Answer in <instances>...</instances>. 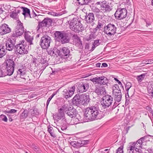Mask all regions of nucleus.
Wrapping results in <instances>:
<instances>
[{
  "mask_svg": "<svg viewBox=\"0 0 153 153\" xmlns=\"http://www.w3.org/2000/svg\"><path fill=\"white\" fill-rule=\"evenodd\" d=\"M100 114L99 105H97L88 107L85 110V117L88 120L92 121L100 119L101 118Z\"/></svg>",
  "mask_w": 153,
  "mask_h": 153,
  "instance_id": "1",
  "label": "nucleus"
},
{
  "mask_svg": "<svg viewBox=\"0 0 153 153\" xmlns=\"http://www.w3.org/2000/svg\"><path fill=\"white\" fill-rule=\"evenodd\" d=\"M70 29L75 32L79 33L84 30V28L80 21L76 18H73L70 21Z\"/></svg>",
  "mask_w": 153,
  "mask_h": 153,
  "instance_id": "2",
  "label": "nucleus"
},
{
  "mask_svg": "<svg viewBox=\"0 0 153 153\" xmlns=\"http://www.w3.org/2000/svg\"><path fill=\"white\" fill-rule=\"evenodd\" d=\"M117 27L113 24L109 23L104 27V33L108 36H112L116 33Z\"/></svg>",
  "mask_w": 153,
  "mask_h": 153,
  "instance_id": "3",
  "label": "nucleus"
},
{
  "mask_svg": "<svg viewBox=\"0 0 153 153\" xmlns=\"http://www.w3.org/2000/svg\"><path fill=\"white\" fill-rule=\"evenodd\" d=\"M24 41H22L21 43L16 45L15 49V53L17 54L23 55L27 53L28 51L27 47L25 45Z\"/></svg>",
  "mask_w": 153,
  "mask_h": 153,
  "instance_id": "4",
  "label": "nucleus"
},
{
  "mask_svg": "<svg viewBox=\"0 0 153 153\" xmlns=\"http://www.w3.org/2000/svg\"><path fill=\"white\" fill-rule=\"evenodd\" d=\"M102 99V101L101 102V105L104 108H105L109 107L112 103L113 98L109 95H105Z\"/></svg>",
  "mask_w": 153,
  "mask_h": 153,
  "instance_id": "5",
  "label": "nucleus"
},
{
  "mask_svg": "<svg viewBox=\"0 0 153 153\" xmlns=\"http://www.w3.org/2000/svg\"><path fill=\"white\" fill-rule=\"evenodd\" d=\"M127 13V11L126 8H118L114 16L116 19L121 20L126 17Z\"/></svg>",
  "mask_w": 153,
  "mask_h": 153,
  "instance_id": "6",
  "label": "nucleus"
},
{
  "mask_svg": "<svg viewBox=\"0 0 153 153\" xmlns=\"http://www.w3.org/2000/svg\"><path fill=\"white\" fill-rule=\"evenodd\" d=\"M52 22V20L48 18L44 19L41 22H39L37 27V31L38 32H40L42 30V27L47 26V25H50Z\"/></svg>",
  "mask_w": 153,
  "mask_h": 153,
  "instance_id": "7",
  "label": "nucleus"
},
{
  "mask_svg": "<svg viewBox=\"0 0 153 153\" xmlns=\"http://www.w3.org/2000/svg\"><path fill=\"white\" fill-rule=\"evenodd\" d=\"M51 40V38L48 36H42L40 41L41 47L44 49L48 48L50 46Z\"/></svg>",
  "mask_w": 153,
  "mask_h": 153,
  "instance_id": "8",
  "label": "nucleus"
},
{
  "mask_svg": "<svg viewBox=\"0 0 153 153\" xmlns=\"http://www.w3.org/2000/svg\"><path fill=\"white\" fill-rule=\"evenodd\" d=\"M17 25L15 30L14 35L16 36H20L24 32V27L23 24L19 20L17 21Z\"/></svg>",
  "mask_w": 153,
  "mask_h": 153,
  "instance_id": "9",
  "label": "nucleus"
},
{
  "mask_svg": "<svg viewBox=\"0 0 153 153\" xmlns=\"http://www.w3.org/2000/svg\"><path fill=\"white\" fill-rule=\"evenodd\" d=\"M59 56H61L63 58L68 60L71 59L70 50L68 48L65 47L62 48L59 50Z\"/></svg>",
  "mask_w": 153,
  "mask_h": 153,
  "instance_id": "10",
  "label": "nucleus"
},
{
  "mask_svg": "<svg viewBox=\"0 0 153 153\" xmlns=\"http://www.w3.org/2000/svg\"><path fill=\"white\" fill-rule=\"evenodd\" d=\"M75 87L73 86L69 88L68 89H65L62 92L64 97L66 99L71 97L74 93Z\"/></svg>",
  "mask_w": 153,
  "mask_h": 153,
  "instance_id": "11",
  "label": "nucleus"
},
{
  "mask_svg": "<svg viewBox=\"0 0 153 153\" xmlns=\"http://www.w3.org/2000/svg\"><path fill=\"white\" fill-rule=\"evenodd\" d=\"M115 87L113 90V94L114 100L117 102H119L121 100L122 94L121 90L116 88Z\"/></svg>",
  "mask_w": 153,
  "mask_h": 153,
  "instance_id": "12",
  "label": "nucleus"
},
{
  "mask_svg": "<svg viewBox=\"0 0 153 153\" xmlns=\"http://www.w3.org/2000/svg\"><path fill=\"white\" fill-rule=\"evenodd\" d=\"M15 42L12 40L11 39H8L6 41L5 46L6 50L11 51L13 49H15L16 45H15Z\"/></svg>",
  "mask_w": 153,
  "mask_h": 153,
  "instance_id": "13",
  "label": "nucleus"
},
{
  "mask_svg": "<svg viewBox=\"0 0 153 153\" xmlns=\"http://www.w3.org/2000/svg\"><path fill=\"white\" fill-rule=\"evenodd\" d=\"M89 88V84L84 82L80 83L78 87L79 91L81 93L86 91Z\"/></svg>",
  "mask_w": 153,
  "mask_h": 153,
  "instance_id": "14",
  "label": "nucleus"
},
{
  "mask_svg": "<svg viewBox=\"0 0 153 153\" xmlns=\"http://www.w3.org/2000/svg\"><path fill=\"white\" fill-rule=\"evenodd\" d=\"M81 97V95H76L73 98V102L74 104H75L77 106L81 105H83V100Z\"/></svg>",
  "mask_w": 153,
  "mask_h": 153,
  "instance_id": "15",
  "label": "nucleus"
},
{
  "mask_svg": "<svg viewBox=\"0 0 153 153\" xmlns=\"http://www.w3.org/2000/svg\"><path fill=\"white\" fill-rule=\"evenodd\" d=\"M70 106H69L67 104H65L63 105L59 110V114L61 117H63L64 115L65 112L68 111L69 109Z\"/></svg>",
  "mask_w": 153,
  "mask_h": 153,
  "instance_id": "16",
  "label": "nucleus"
},
{
  "mask_svg": "<svg viewBox=\"0 0 153 153\" xmlns=\"http://www.w3.org/2000/svg\"><path fill=\"white\" fill-rule=\"evenodd\" d=\"M11 31V29L6 24L2 25L0 27V33L2 35L9 33Z\"/></svg>",
  "mask_w": 153,
  "mask_h": 153,
  "instance_id": "17",
  "label": "nucleus"
},
{
  "mask_svg": "<svg viewBox=\"0 0 153 153\" xmlns=\"http://www.w3.org/2000/svg\"><path fill=\"white\" fill-rule=\"evenodd\" d=\"M81 95V97L83 100V105H87L89 102L90 99L88 94H83Z\"/></svg>",
  "mask_w": 153,
  "mask_h": 153,
  "instance_id": "18",
  "label": "nucleus"
},
{
  "mask_svg": "<svg viewBox=\"0 0 153 153\" xmlns=\"http://www.w3.org/2000/svg\"><path fill=\"white\" fill-rule=\"evenodd\" d=\"M73 108V106L71 105V106L70 107V109L66 113L71 118L75 117L77 114L76 110L74 108Z\"/></svg>",
  "mask_w": 153,
  "mask_h": 153,
  "instance_id": "19",
  "label": "nucleus"
},
{
  "mask_svg": "<svg viewBox=\"0 0 153 153\" xmlns=\"http://www.w3.org/2000/svg\"><path fill=\"white\" fill-rule=\"evenodd\" d=\"M13 58V57H10L6 59L5 60L6 67L14 68L15 64Z\"/></svg>",
  "mask_w": 153,
  "mask_h": 153,
  "instance_id": "20",
  "label": "nucleus"
},
{
  "mask_svg": "<svg viewBox=\"0 0 153 153\" xmlns=\"http://www.w3.org/2000/svg\"><path fill=\"white\" fill-rule=\"evenodd\" d=\"M59 50H58L56 48L51 49L48 51V54L53 56H55L56 55L57 56V55L59 56Z\"/></svg>",
  "mask_w": 153,
  "mask_h": 153,
  "instance_id": "21",
  "label": "nucleus"
},
{
  "mask_svg": "<svg viewBox=\"0 0 153 153\" xmlns=\"http://www.w3.org/2000/svg\"><path fill=\"white\" fill-rule=\"evenodd\" d=\"M86 21L88 23H91L95 20L94 14L93 13H90L88 15H86L85 18Z\"/></svg>",
  "mask_w": 153,
  "mask_h": 153,
  "instance_id": "22",
  "label": "nucleus"
},
{
  "mask_svg": "<svg viewBox=\"0 0 153 153\" xmlns=\"http://www.w3.org/2000/svg\"><path fill=\"white\" fill-rule=\"evenodd\" d=\"M30 33L29 32H25V40L28 42L29 44L32 45V40L33 39V36H31L30 35Z\"/></svg>",
  "mask_w": 153,
  "mask_h": 153,
  "instance_id": "23",
  "label": "nucleus"
},
{
  "mask_svg": "<svg viewBox=\"0 0 153 153\" xmlns=\"http://www.w3.org/2000/svg\"><path fill=\"white\" fill-rule=\"evenodd\" d=\"M70 41V38L68 33H64L62 36L61 39L59 41L62 44L68 43Z\"/></svg>",
  "mask_w": 153,
  "mask_h": 153,
  "instance_id": "24",
  "label": "nucleus"
},
{
  "mask_svg": "<svg viewBox=\"0 0 153 153\" xmlns=\"http://www.w3.org/2000/svg\"><path fill=\"white\" fill-rule=\"evenodd\" d=\"M102 8H103L102 10H105L106 12H109L112 9V6L111 3H108L106 4H102L101 5Z\"/></svg>",
  "mask_w": 153,
  "mask_h": 153,
  "instance_id": "25",
  "label": "nucleus"
},
{
  "mask_svg": "<svg viewBox=\"0 0 153 153\" xmlns=\"http://www.w3.org/2000/svg\"><path fill=\"white\" fill-rule=\"evenodd\" d=\"M95 92L98 95L104 94L106 93L105 89L103 87L102 85H100V87L97 88Z\"/></svg>",
  "mask_w": 153,
  "mask_h": 153,
  "instance_id": "26",
  "label": "nucleus"
},
{
  "mask_svg": "<svg viewBox=\"0 0 153 153\" xmlns=\"http://www.w3.org/2000/svg\"><path fill=\"white\" fill-rule=\"evenodd\" d=\"M92 10L98 18H101L103 16L102 14V13L100 9L96 7H94L92 8Z\"/></svg>",
  "mask_w": 153,
  "mask_h": 153,
  "instance_id": "27",
  "label": "nucleus"
},
{
  "mask_svg": "<svg viewBox=\"0 0 153 153\" xmlns=\"http://www.w3.org/2000/svg\"><path fill=\"white\" fill-rule=\"evenodd\" d=\"M64 33L63 31H56L54 33L56 40L59 42Z\"/></svg>",
  "mask_w": 153,
  "mask_h": 153,
  "instance_id": "28",
  "label": "nucleus"
},
{
  "mask_svg": "<svg viewBox=\"0 0 153 153\" xmlns=\"http://www.w3.org/2000/svg\"><path fill=\"white\" fill-rule=\"evenodd\" d=\"M19 10H15L10 13V16L13 18L17 20L18 19V14L19 12Z\"/></svg>",
  "mask_w": 153,
  "mask_h": 153,
  "instance_id": "29",
  "label": "nucleus"
},
{
  "mask_svg": "<svg viewBox=\"0 0 153 153\" xmlns=\"http://www.w3.org/2000/svg\"><path fill=\"white\" fill-rule=\"evenodd\" d=\"M22 14L25 18L26 17H30V10L27 8L23 7Z\"/></svg>",
  "mask_w": 153,
  "mask_h": 153,
  "instance_id": "30",
  "label": "nucleus"
},
{
  "mask_svg": "<svg viewBox=\"0 0 153 153\" xmlns=\"http://www.w3.org/2000/svg\"><path fill=\"white\" fill-rule=\"evenodd\" d=\"M6 53L5 47L3 45L0 44V58L3 57Z\"/></svg>",
  "mask_w": 153,
  "mask_h": 153,
  "instance_id": "31",
  "label": "nucleus"
},
{
  "mask_svg": "<svg viewBox=\"0 0 153 153\" xmlns=\"http://www.w3.org/2000/svg\"><path fill=\"white\" fill-rule=\"evenodd\" d=\"M102 76L94 78L92 79L91 81L94 83L96 84L97 83L98 84H100L101 80H102Z\"/></svg>",
  "mask_w": 153,
  "mask_h": 153,
  "instance_id": "32",
  "label": "nucleus"
},
{
  "mask_svg": "<svg viewBox=\"0 0 153 153\" xmlns=\"http://www.w3.org/2000/svg\"><path fill=\"white\" fill-rule=\"evenodd\" d=\"M6 69L7 71V72H5L6 73V75H8L10 76L12 74L13 72L14 68L6 67Z\"/></svg>",
  "mask_w": 153,
  "mask_h": 153,
  "instance_id": "33",
  "label": "nucleus"
},
{
  "mask_svg": "<svg viewBox=\"0 0 153 153\" xmlns=\"http://www.w3.org/2000/svg\"><path fill=\"white\" fill-rule=\"evenodd\" d=\"M73 37L76 40V46L80 47L82 46V42L80 40L79 38L76 35L74 34L73 35Z\"/></svg>",
  "mask_w": 153,
  "mask_h": 153,
  "instance_id": "34",
  "label": "nucleus"
},
{
  "mask_svg": "<svg viewBox=\"0 0 153 153\" xmlns=\"http://www.w3.org/2000/svg\"><path fill=\"white\" fill-rule=\"evenodd\" d=\"M78 1L79 4L81 5H90V4L91 2V0H77Z\"/></svg>",
  "mask_w": 153,
  "mask_h": 153,
  "instance_id": "35",
  "label": "nucleus"
},
{
  "mask_svg": "<svg viewBox=\"0 0 153 153\" xmlns=\"http://www.w3.org/2000/svg\"><path fill=\"white\" fill-rule=\"evenodd\" d=\"M105 24V23L104 21H99L95 29L96 30H97L99 29H100L101 28H102Z\"/></svg>",
  "mask_w": 153,
  "mask_h": 153,
  "instance_id": "36",
  "label": "nucleus"
},
{
  "mask_svg": "<svg viewBox=\"0 0 153 153\" xmlns=\"http://www.w3.org/2000/svg\"><path fill=\"white\" fill-rule=\"evenodd\" d=\"M28 114V111L26 110H25L22 113L21 115V119H25L27 118Z\"/></svg>",
  "mask_w": 153,
  "mask_h": 153,
  "instance_id": "37",
  "label": "nucleus"
},
{
  "mask_svg": "<svg viewBox=\"0 0 153 153\" xmlns=\"http://www.w3.org/2000/svg\"><path fill=\"white\" fill-rule=\"evenodd\" d=\"M21 68H19L18 69V71H17L18 74L20 76H23L25 74V69L24 68L23 66H21Z\"/></svg>",
  "mask_w": 153,
  "mask_h": 153,
  "instance_id": "38",
  "label": "nucleus"
},
{
  "mask_svg": "<svg viewBox=\"0 0 153 153\" xmlns=\"http://www.w3.org/2000/svg\"><path fill=\"white\" fill-rule=\"evenodd\" d=\"M147 138V137L146 136L143 137L138 140L136 143H137L139 144V146H141L143 142H145V140L146 139V138Z\"/></svg>",
  "mask_w": 153,
  "mask_h": 153,
  "instance_id": "39",
  "label": "nucleus"
},
{
  "mask_svg": "<svg viewBox=\"0 0 153 153\" xmlns=\"http://www.w3.org/2000/svg\"><path fill=\"white\" fill-rule=\"evenodd\" d=\"M31 115L35 116L39 114L38 111L36 109H30V111Z\"/></svg>",
  "mask_w": 153,
  "mask_h": 153,
  "instance_id": "40",
  "label": "nucleus"
},
{
  "mask_svg": "<svg viewBox=\"0 0 153 153\" xmlns=\"http://www.w3.org/2000/svg\"><path fill=\"white\" fill-rule=\"evenodd\" d=\"M102 80H101L100 83V85H106L108 83V80L107 78L104 77V76H102Z\"/></svg>",
  "mask_w": 153,
  "mask_h": 153,
  "instance_id": "41",
  "label": "nucleus"
},
{
  "mask_svg": "<svg viewBox=\"0 0 153 153\" xmlns=\"http://www.w3.org/2000/svg\"><path fill=\"white\" fill-rule=\"evenodd\" d=\"M48 131L52 137H56L55 134L53 132V128L52 127H48Z\"/></svg>",
  "mask_w": 153,
  "mask_h": 153,
  "instance_id": "42",
  "label": "nucleus"
},
{
  "mask_svg": "<svg viewBox=\"0 0 153 153\" xmlns=\"http://www.w3.org/2000/svg\"><path fill=\"white\" fill-rule=\"evenodd\" d=\"M134 146L133 144L131 143H129L127 146V151L134 152V148L133 146Z\"/></svg>",
  "mask_w": 153,
  "mask_h": 153,
  "instance_id": "43",
  "label": "nucleus"
},
{
  "mask_svg": "<svg viewBox=\"0 0 153 153\" xmlns=\"http://www.w3.org/2000/svg\"><path fill=\"white\" fill-rule=\"evenodd\" d=\"M144 76L145 75L144 74H143L137 76V79L139 83L141 82L143 79Z\"/></svg>",
  "mask_w": 153,
  "mask_h": 153,
  "instance_id": "44",
  "label": "nucleus"
},
{
  "mask_svg": "<svg viewBox=\"0 0 153 153\" xmlns=\"http://www.w3.org/2000/svg\"><path fill=\"white\" fill-rule=\"evenodd\" d=\"M6 76V73L4 69L0 68V77H3Z\"/></svg>",
  "mask_w": 153,
  "mask_h": 153,
  "instance_id": "45",
  "label": "nucleus"
},
{
  "mask_svg": "<svg viewBox=\"0 0 153 153\" xmlns=\"http://www.w3.org/2000/svg\"><path fill=\"white\" fill-rule=\"evenodd\" d=\"M0 118L2 120H3V121L5 122H7V119L6 116L3 114H1L0 116Z\"/></svg>",
  "mask_w": 153,
  "mask_h": 153,
  "instance_id": "46",
  "label": "nucleus"
},
{
  "mask_svg": "<svg viewBox=\"0 0 153 153\" xmlns=\"http://www.w3.org/2000/svg\"><path fill=\"white\" fill-rule=\"evenodd\" d=\"M131 86V83L128 82L126 84L125 87L126 90L128 92L129 89Z\"/></svg>",
  "mask_w": 153,
  "mask_h": 153,
  "instance_id": "47",
  "label": "nucleus"
},
{
  "mask_svg": "<svg viewBox=\"0 0 153 153\" xmlns=\"http://www.w3.org/2000/svg\"><path fill=\"white\" fill-rule=\"evenodd\" d=\"M123 146H120L117 149L116 153H123Z\"/></svg>",
  "mask_w": 153,
  "mask_h": 153,
  "instance_id": "48",
  "label": "nucleus"
},
{
  "mask_svg": "<svg viewBox=\"0 0 153 153\" xmlns=\"http://www.w3.org/2000/svg\"><path fill=\"white\" fill-rule=\"evenodd\" d=\"M55 95V94H53L52 95L48 98L46 103V105L47 106H48V104H49L50 101Z\"/></svg>",
  "mask_w": 153,
  "mask_h": 153,
  "instance_id": "49",
  "label": "nucleus"
},
{
  "mask_svg": "<svg viewBox=\"0 0 153 153\" xmlns=\"http://www.w3.org/2000/svg\"><path fill=\"white\" fill-rule=\"evenodd\" d=\"M5 111L7 113L11 114L16 113L17 112V110L14 109H11L9 110Z\"/></svg>",
  "mask_w": 153,
  "mask_h": 153,
  "instance_id": "50",
  "label": "nucleus"
},
{
  "mask_svg": "<svg viewBox=\"0 0 153 153\" xmlns=\"http://www.w3.org/2000/svg\"><path fill=\"white\" fill-rule=\"evenodd\" d=\"M40 63L42 64H44V66L45 67L48 65L46 60H44L43 59H41Z\"/></svg>",
  "mask_w": 153,
  "mask_h": 153,
  "instance_id": "51",
  "label": "nucleus"
},
{
  "mask_svg": "<svg viewBox=\"0 0 153 153\" xmlns=\"http://www.w3.org/2000/svg\"><path fill=\"white\" fill-rule=\"evenodd\" d=\"M88 142H89V141L88 140H82V142L81 143L82 146H84L87 145V144H88Z\"/></svg>",
  "mask_w": 153,
  "mask_h": 153,
  "instance_id": "52",
  "label": "nucleus"
},
{
  "mask_svg": "<svg viewBox=\"0 0 153 153\" xmlns=\"http://www.w3.org/2000/svg\"><path fill=\"white\" fill-rule=\"evenodd\" d=\"M131 143L133 144L134 145L133 146L134 148H139L141 146H139V144L137 143H135V142H131Z\"/></svg>",
  "mask_w": 153,
  "mask_h": 153,
  "instance_id": "53",
  "label": "nucleus"
},
{
  "mask_svg": "<svg viewBox=\"0 0 153 153\" xmlns=\"http://www.w3.org/2000/svg\"><path fill=\"white\" fill-rule=\"evenodd\" d=\"M82 140H79L76 142V144L77 145L76 148L82 147L81 146V143Z\"/></svg>",
  "mask_w": 153,
  "mask_h": 153,
  "instance_id": "54",
  "label": "nucleus"
},
{
  "mask_svg": "<svg viewBox=\"0 0 153 153\" xmlns=\"http://www.w3.org/2000/svg\"><path fill=\"white\" fill-rule=\"evenodd\" d=\"M82 140H79L76 142V144L77 145L76 148L82 147L81 146V143Z\"/></svg>",
  "mask_w": 153,
  "mask_h": 153,
  "instance_id": "55",
  "label": "nucleus"
},
{
  "mask_svg": "<svg viewBox=\"0 0 153 153\" xmlns=\"http://www.w3.org/2000/svg\"><path fill=\"white\" fill-rule=\"evenodd\" d=\"M146 64H151L153 63V60L152 59H149L146 61Z\"/></svg>",
  "mask_w": 153,
  "mask_h": 153,
  "instance_id": "56",
  "label": "nucleus"
},
{
  "mask_svg": "<svg viewBox=\"0 0 153 153\" xmlns=\"http://www.w3.org/2000/svg\"><path fill=\"white\" fill-rule=\"evenodd\" d=\"M148 92L150 96H151L152 97H153V91L152 89H149L148 90Z\"/></svg>",
  "mask_w": 153,
  "mask_h": 153,
  "instance_id": "57",
  "label": "nucleus"
},
{
  "mask_svg": "<svg viewBox=\"0 0 153 153\" xmlns=\"http://www.w3.org/2000/svg\"><path fill=\"white\" fill-rule=\"evenodd\" d=\"M94 46H97L99 44V40H95L94 42Z\"/></svg>",
  "mask_w": 153,
  "mask_h": 153,
  "instance_id": "58",
  "label": "nucleus"
},
{
  "mask_svg": "<svg viewBox=\"0 0 153 153\" xmlns=\"http://www.w3.org/2000/svg\"><path fill=\"white\" fill-rule=\"evenodd\" d=\"M134 149L136 152H138L139 153H143L142 150L139 148H134Z\"/></svg>",
  "mask_w": 153,
  "mask_h": 153,
  "instance_id": "59",
  "label": "nucleus"
},
{
  "mask_svg": "<svg viewBox=\"0 0 153 153\" xmlns=\"http://www.w3.org/2000/svg\"><path fill=\"white\" fill-rule=\"evenodd\" d=\"M71 144L72 146L76 148L77 145L76 144V141H72L71 143Z\"/></svg>",
  "mask_w": 153,
  "mask_h": 153,
  "instance_id": "60",
  "label": "nucleus"
},
{
  "mask_svg": "<svg viewBox=\"0 0 153 153\" xmlns=\"http://www.w3.org/2000/svg\"><path fill=\"white\" fill-rule=\"evenodd\" d=\"M42 17V16L41 15H38V16H36V17L35 18L38 20V21H40V20H39V19H41Z\"/></svg>",
  "mask_w": 153,
  "mask_h": 153,
  "instance_id": "61",
  "label": "nucleus"
},
{
  "mask_svg": "<svg viewBox=\"0 0 153 153\" xmlns=\"http://www.w3.org/2000/svg\"><path fill=\"white\" fill-rule=\"evenodd\" d=\"M4 113L6 114V115L9 118L10 117H12L13 116L11 114L9 113L6 112L5 111H4Z\"/></svg>",
  "mask_w": 153,
  "mask_h": 153,
  "instance_id": "62",
  "label": "nucleus"
},
{
  "mask_svg": "<svg viewBox=\"0 0 153 153\" xmlns=\"http://www.w3.org/2000/svg\"><path fill=\"white\" fill-rule=\"evenodd\" d=\"M114 79L115 81H117V83H118V84L119 85H122V83L118 79H116V78H114Z\"/></svg>",
  "mask_w": 153,
  "mask_h": 153,
  "instance_id": "63",
  "label": "nucleus"
},
{
  "mask_svg": "<svg viewBox=\"0 0 153 153\" xmlns=\"http://www.w3.org/2000/svg\"><path fill=\"white\" fill-rule=\"evenodd\" d=\"M108 66L107 64L105 63H102V64L101 67H106Z\"/></svg>",
  "mask_w": 153,
  "mask_h": 153,
  "instance_id": "64",
  "label": "nucleus"
}]
</instances>
